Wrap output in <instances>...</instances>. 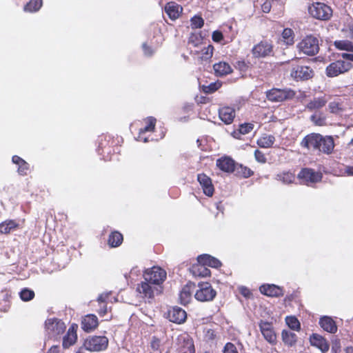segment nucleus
<instances>
[{
	"mask_svg": "<svg viewBox=\"0 0 353 353\" xmlns=\"http://www.w3.org/2000/svg\"><path fill=\"white\" fill-rule=\"evenodd\" d=\"M197 262L203 263L206 266L217 268L221 266V263L217 259L209 255L201 254L197 257Z\"/></svg>",
	"mask_w": 353,
	"mask_h": 353,
	"instance_id": "c85d7f7f",
	"label": "nucleus"
},
{
	"mask_svg": "<svg viewBox=\"0 0 353 353\" xmlns=\"http://www.w3.org/2000/svg\"><path fill=\"white\" fill-rule=\"evenodd\" d=\"M190 22L192 28H201L204 24L203 19L197 15L192 17Z\"/></svg>",
	"mask_w": 353,
	"mask_h": 353,
	"instance_id": "3c124183",
	"label": "nucleus"
},
{
	"mask_svg": "<svg viewBox=\"0 0 353 353\" xmlns=\"http://www.w3.org/2000/svg\"><path fill=\"white\" fill-rule=\"evenodd\" d=\"M77 339V334L74 325L69 328L67 334L63 339V347L64 348H68L74 343Z\"/></svg>",
	"mask_w": 353,
	"mask_h": 353,
	"instance_id": "c756f323",
	"label": "nucleus"
},
{
	"mask_svg": "<svg viewBox=\"0 0 353 353\" xmlns=\"http://www.w3.org/2000/svg\"><path fill=\"white\" fill-rule=\"evenodd\" d=\"M297 48L304 54L315 55L319 50V40L312 35L307 36L297 44Z\"/></svg>",
	"mask_w": 353,
	"mask_h": 353,
	"instance_id": "f03ea898",
	"label": "nucleus"
},
{
	"mask_svg": "<svg viewBox=\"0 0 353 353\" xmlns=\"http://www.w3.org/2000/svg\"><path fill=\"white\" fill-rule=\"evenodd\" d=\"M335 45L339 49L353 52V42L339 41H336Z\"/></svg>",
	"mask_w": 353,
	"mask_h": 353,
	"instance_id": "a18cd8bd",
	"label": "nucleus"
},
{
	"mask_svg": "<svg viewBox=\"0 0 353 353\" xmlns=\"http://www.w3.org/2000/svg\"><path fill=\"white\" fill-rule=\"evenodd\" d=\"M216 292L214 290L210 283L205 282L199 283L198 289L195 292L194 297L200 302H209L214 300Z\"/></svg>",
	"mask_w": 353,
	"mask_h": 353,
	"instance_id": "423d86ee",
	"label": "nucleus"
},
{
	"mask_svg": "<svg viewBox=\"0 0 353 353\" xmlns=\"http://www.w3.org/2000/svg\"><path fill=\"white\" fill-rule=\"evenodd\" d=\"M197 180L203 190V193L206 196H212L214 189L211 179L205 174H199L197 176Z\"/></svg>",
	"mask_w": 353,
	"mask_h": 353,
	"instance_id": "6ab92c4d",
	"label": "nucleus"
},
{
	"mask_svg": "<svg viewBox=\"0 0 353 353\" xmlns=\"http://www.w3.org/2000/svg\"><path fill=\"white\" fill-rule=\"evenodd\" d=\"M19 228V223L12 219H8L0 223V233L8 234Z\"/></svg>",
	"mask_w": 353,
	"mask_h": 353,
	"instance_id": "a878e982",
	"label": "nucleus"
},
{
	"mask_svg": "<svg viewBox=\"0 0 353 353\" xmlns=\"http://www.w3.org/2000/svg\"><path fill=\"white\" fill-rule=\"evenodd\" d=\"M42 0H31L24 6V11L34 12L38 11L42 6Z\"/></svg>",
	"mask_w": 353,
	"mask_h": 353,
	"instance_id": "ea45409f",
	"label": "nucleus"
},
{
	"mask_svg": "<svg viewBox=\"0 0 353 353\" xmlns=\"http://www.w3.org/2000/svg\"><path fill=\"white\" fill-rule=\"evenodd\" d=\"M352 67L350 61L344 60H338L331 63L326 68V74L329 77H334L341 74L349 71Z\"/></svg>",
	"mask_w": 353,
	"mask_h": 353,
	"instance_id": "6e6552de",
	"label": "nucleus"
},
{
	"mask_svg": "<svg viewBox=\"0 0 353 353\" xmlns=\"http://www.w3.org/2000/svg\"><path fill=\"white\" fill-rule=\"evenodd\" d=\"M335 45L339 49L353 52V42L339 41H336Z\"/></svg>",
	"mask_w": 353,
	"mask_h": 353,
	"instance_id": "49530a36",
	"label": "nucleus"
},
{
	"mask_svg": "<svg viewBox=\"0 0 353 353\" xmlns=\"http://www.w3.org/2000/svg\"><path fill=\"white\" fill-rule=\"evenodd\" d=\"M166 272L160 267L154 266L147 269L143 273L144 280L156 285L161 287V285L166 279Z\"/></svg>",
	"mask_w": 353,
	"mask_h": 353,
	"instance_id": "39448f33",
	"label": "nucleus"
},
{
	"mask_svg": "<svg viewBox=\"0 0 353 353\" xmlns=\"http://www.w3.org/2000/svg\"><path fill=\"white\" fill-rule=\"evenodd\" d=\"M329 111L335 114H340L343 111V105L341 99H335L328 104Z\"/></svg>",
	"mask_w": 353,
	"mask_h": 353,
	"instance_id": "4c0bfd02",
	"label": "nucleus"
},
{
	"mask_svg": "<svg viewBox=\"0 0 353 353\" xmlns=\"http://www.w3.org/2000/svg\"><path fill=\"white\" fill-rule=\"evenodd\" d=\"M268 101L274 103H279L285 100L292 99L295 96V92L290 88H272L265 92Z\"/></svg>",
	"mask_w": 353,
	"mask_h": 353,
	"instance_id": "20e7f679",
	"label": "nucleus"
},
{
	"mask_svg": "<svg viewBox=\"0 0 353 353\" xmlns=\"http://www.w3.org/2000/svg\"><path fill=\"white\" fill-rule=\"evenodd\" d=\"M13 163L18 165L17 172L20 175H26L29 170V164L23 159L17 155H14L12 158Z\"/></svg>",
	"mask_w": 353,
	"mask_h": 353,
	"instance_id": "2f4dec72",
	"label": "nucleus"
},
{
	"mask_svg": "<svg viewBox=\"0 0 353 353\" xmlns=\"http://www.w3.org/2000/svg\"><path fill=\"white\" fill-rule=\"evenodd\" d=\"M345 172L348 175L353 176V165L352 166H347L345 168Z\"/></svg>",
	"mask_w": 353,
	"mask_h": 353,
	"instance_id": "338daca9",
	"label": "nucleus"
},
{
	"mask_svg": "<svg viewBox=\"0 0 353 353\" xmlns=\"http://www.w3.org/2000/svg\"><path fill=\"white\" fill-rule=\"evenodd\" d=\"M254 157L256 160L259 163H265L266 161V158L264 154L259 150H255Z\"/></svg>",
	"mask_w": 353,
	"mask_h": 353,
	"instance_id": "5fc2aeb1",
	"label": "nucleus"
},
{
	"mask_svg": "<svg viewBox=\"0 0 353 353\" xmlns=\"http://www.w3.org/2000/svg\"><path fill=\"white\" fill-rule=\"evenodd\" d=\"M276 180L282 181L284 184H290L294 182L295 176L291 172H283L278 174L276 177Z\"/></svg>",
	"mask_w": 353,
	"mask_h": 353,
	"instance_id": "a19ab883",
	"label": "nucleus"
},
{
	"mask_svg": "<svg viewBox=\"0 0 353 353\" xmlns=\"http://www.w3.org/2000/svg\"><path fill=\"white\" fill-rule=\"evenodd\" d=\"M182 8L174 2L168 3L165 7V11L172 20H175L179 17Z\"/></svg>",
	"mask_w": 353,
	"mask_h": 353,
	"instance_id": "cd10ccee",
	"label": "nucleus"
},
{
	"mask_svg": "<svg viewBox=\"0 0 353 353\" xmlns=\"http://www.w3.org/2000/svg\"><path fill=\"white\" fill-rule=\"evenodd\" d=\"M221 86V82L217 81L210 83L209 85H203L202 90L206 94H210L216 91Z\"/></svg>",
	"mask_w": 353,
	"mask_h": 353,
	"instance_id": "37998d69",
	"label": "nucleus"
},
{
	"mask_svg": "<svg viewBox=\"0 0 353 353\" xmlns=\"http://www.w3.org/2000/svg\"><path fill=\"white\" fill-rule=\"evenodd\" d=\"M161 287H157L156 285L144 280V281H142L137 285V292L142 298L151 299L154 298L155 294L161 293Z\"/></svg>",
	"mask_w": 353,
	"mask_h": 353,
	"instance_id": "9d476101",
	"label": "nucleus"
},
{
	"mask_svg": "<svg viewBox=\"0 0 353 353\" xmlns=\"http://www.w3.org/2000/svg\"><path fill=\"white\" fill-rule=\"evenodd\" d=\"M186 318L185 311L181 307H174L168 311V319L171 322L181 324L185 321Z\"/></svg>",
	"mask_w": 353,
	"mask_h": 353,
	"instance_id": "f3484780",
	"label": "nucleus"
},
{
	"mask_svg": "<svg viewBox=\"0 0 353 353\" xmlns=\"http://www.w3.org/2000/svg\"><path fill=\"white\" fill-rule=\"evenodd\" d=\"M285 322L288 327L292 330L299 331L301 328L300 322L295 316H287Z\"/></svg>",
	"mask_w": 353,
	"mask_h": 353,
	"instance_id": "79ce46f5",
	"label": "nucleus"
},
{
	"mask_svg": "<svg viewBox=\"0 0 353 353\" xmlns=\"http://www.w3.org/2000/svg\"><path fill=\"white\" fill-rule=\"evenodd\" d=\"M213 50H214V47L212 45H208L207 47L203 48L201 52V59L205 60V61L210 59L212 57Z\"/></svg>",
	"mask_w": 353,
	"mask_h": 353,
	"instance_id": "09e8293b",
	"label": "nucleus"
},
{
	"mask_svg": "<svg viewBox=\"0 0 353 353\" xmlns=\"http://www.w3.org/2000/svg\"><path fill=\"white\" fill-rule=\"evenodd\" d=\"M223 353H239L236 346L232 343H227L223 348Z\"/></svg>",
	"mask_w": 353,
	"mask_h": 353,
	"instance_id": "603ef678",
	"label": "nucleus"
},
{
	"mask_svg": "<svg viewBox=\"0 0 353 353\" xmlns=\"http://www.w3.org/2000/svg\"><path fill=\"white\" fill-rule=\"evenodd\" d=\"M123 241V235L119 232H112L108 239V244L112 247L119 246Z\"/></svg>",
	"mask_w": 353,
	"mask_h": 353,
	"instance_id": "58836bf2",
	"label": "nucleus"
},
{
	"mask_svg": "<svg viewBox=\"0 0 353 353\" xmlns=\"http://www.w3.org/2000/svg\"><path fill=\"white\" fill-rule=\"evenodd\" d=\"M290 75L296 81H304L313 76V70L308 66L296 65L292 68Z\"/></svg>",
	"mask_w": 353,
	"mask_h": 353,
	"instance_id": "ddd939ff",
	"label": "nucleus"
},
{
	"mask_svg": "<svg viewBox=\"0 0 353 353\" xmlns=\"http://www.w3.org/2000/svg\"><path fill=\"white\" fill-rule=\"evenodd\" d=\"M241 169L242 175L245 178H248L253 174V172L250 168L241 165Z\"/></svg>",
	"mask_w": 353,
	"mask_h": 353,
	"instance_id": "bf43d9fd",
	"label": "nucleus"
},
{
	"mask_svg": "<svg viewBox=\"0 0 353 353\" xmlns=\"http://www.w3.org/2000/svg\"><path fill=\"white\" fill-rule=\"evenodd\" d=\"M282 340L288 345H294L297 340L296 334L290 330H283L282 332Z\"/></svg>",
	"mask_w": 353,
	"mask_h": 353,
	"instance_id": "e433bc0d",
	"label": "nucleus"
},
{
	"mask_svg": "<svg viewBox=\"0 0 353 353\" xmlns=\"http://www.w3.org/2000/svg\"><path fill=\"white\" fill-rule=\"evenodd\" d=\"M320 326L326 332L329 333H336L337 331V326L335 321L330 316H324L319 320Z\"/></svg>",
	"mask_w": 353,
	"mask_h": 353,
	"instance_id": "412c9836",
	"label": "nucleus"
},
{
	"mask_svg": "<svg viewBox=\"0 0 353 353\" xmlns=\"http://www.w3.org/2000/svg\"><path fill=\"white\" fill-rule=\"evenodd\" d=\"M190 271L194 276L206 277L210 274V270L207 268L206 265L199 262L193 265Z\"/></svg>",
	"mask_w": 353,
	"mask_h": 353,
	"instance_id": "bb28decb",
	"label": "nucleus"
},
{
	"mask_svg": "<svg viewBox=\"0 0 353 353\" xmlns=\"http://www.w3.org/2000/svg\"><path fill=\"white\" fill-rule=\"evenodd\" d=\"M145 126L141 129H140L139 135L137 137V140L139 141H143L144 143H147L150 141V139L148 137H146L145 134L146 132H152L154 130L155 128V123H156V119L150 117H148L145 120Z\"/></svg>",
	"mask_w": 353,
	"mask_h": 353,
	"instance_id": "dca6fc26",
	"label": "nucleus"
},
{
	"mask_svg": "<svg viewBox=\"0 0 353 353\" xmlns=\"http://www.w3.org/2000/svg\"><path fill=\"white\" fill-rule=\"evenodd\" d=\"M19 296L23 301H28L34 298V292L31 290L24 288L19 292Z\"/></svg>",
	"mask_w": 353,
	"mask_h": 353,
	"instance_id": "de8ad7c7",
	"label": "nucleus"
},
{
	"mask_svg": "<svg viewBox=\"0 0 353 353\" xmlns=\"http://www.w3.org/2000/svg\"><path fill=\"white\" fill-rule=\"evenodd\" d=\"M301 145L308 150L330 154L334 150V141L331 136H323L320 134L312 133L305 137Z\"/></svg>",
	"mask_w": 353,
	"mask_h": 353,
	"instance_id": "f257e3e1",
	"label": "nucleus"
},
{
	"mask_svg": "<svg viewBox=\"0 0 353 353\" xmlns=\"http://www.w3.org/2000/svg\"><path fill=\"white\" fill-rule=\"evenodd\" d=\"M213 69L217 77H223L232 72V68L230 65L225 61H220L214 64Z\"/></svg>",
	"mask_w": 353,
	"mask_h": 353,
	"instance_id": "b1692460",
	"label": "nucleus"
},
{
	"mask_svg": "<svg viewBox=\"0 0 353 353\" xmlns=\"http://www.w3.org/2000/svg\"><path fill=\"white\" fill-rule=\"evenodd\" d=\"M161 340L156 336H153L150 341V346L154 350H159L161 346Z\"/></svg>",
	"mask_w": 353,
	"mask_h": 353,
	"instance_id": "864d4df0",
	"label": "nucleus"
},
{
	"mask_svg": "<svg viewBox=\"0 0 353 353\" xmlns=\"http://www.w3.org/2000/svg\"><path fill=\"white\" fill-rule=\"evenodd\" d=\"M308 12L312 17L322 21L330 19L332 15V8L321 2H316L310 6Z\"/></svg>",
	"mask_w": 353,
	"mask_h": 353,
	"instance_id": "7ed1b4c3",
	"label": "nucleus"
},
{
	"mask_svg": "<svg viewBox=\"0 0 353 353\" xmlns=\"http://www.w3.org/2000/svg\"><path fill=\"white\" fill-rule=\"evenodd\" d=\"M252 52L254 57L256 58L272 56L273 54V46L271 43L263 41L255 45Z\"/></svg>",
	"mask_w": 353,
	"mask_h": 353,
	"instance_id": "4468645a",
	"label": "nucleus"
},
{
	"mask_svg": "<svg viewBox=\"0 0 353 353\" xmlns=\"http://www.w3.org/2000/svg\"><path fill=\"white\" fill-rule=\"evenodd\" d=\"M140 273V270H139L137 268V267L136 268H133L131 271H130V274L131 275H138Z\"/></svg>",
	"mask_w": 353,
	"mask_h": 353,
	"instance_id": "774afa93",
	"label": "nucleus"
},
{
	"mask_svg": "<svg viewBox=\"0 0 353 353\" xmlns=\"http://www.w3.org/2000/svg\"><path fill=\"white\" fill-rule=\"evenodd\" d=\"M108 345V339L104 336H93L85 339L84 347L86 350L93 352L104 350Z\"/></svg>",
	"mask_w": 353,
	"mask_h": 353,
	"instance_id": "0eeeda50",
	"label": "nucleus"
},
{
	"mask_svg": "<svg viewBox=\"0 0 353 353\" xmlns=\"http://www.w3.org/2000/svg\"><path fill=\"white\" fill-rule=\"evenodd\" d=\"M45 325L49 338H54L60 335L63 333L66 327L65 323L57 319H47Z\"/></svg>",
	"mask_w": 353,
	"mask_h": 353,
	"instance_id": "1a4fd4ad",
	"label": "nucleus"
},
{
	"mask_svg": "<svg viewBox=\"0 0 353 353\" xmlns=\"http://www.w3.org/2000/svg\"><path fill=\"white\" fill-rule=\"evenodd\" d=\"M343 57L347 59V61H353V54H343Z\"/></svg>",
	"mask_w": 353,
	"mask_h": 353,
	"instance_id": "69168bd1",
	"label": "nucleus"
},
{
	"mask_svg": "<svg viewBox=\"0 0 353 353\" xmlns=\"http://www.w3.org/2000/svg\"><path fill=\"white\" fill-rule=\"evenodd\" d=\"M272 8V3L270 0H266L261 6L262 11L265 13L270 12Z\"/></svg>",
	"mask_w": 353,
	"mask_h": 353,
	"instance_id": "4d7b16f0",
	"label": "nucleus"
},
{
	"mask_svg": "<svg viewBox=\"0 0 353 353\" xmlns=\"http://www.w3.org/2000/svg\"><path fill=\"white\" fill-rule=\"evenodd\" d=\"M327 101L325 97H315L307 103L305 108L310 111L317 110L324 107Z\"/></svg>",
	"mask_w": 353,
	"mask_h": 353,
	"instance_id": "7c9ffc66",
	"label": "nucleus"
},
{
	"mask_svg": "<svg viewBox=\"0 0 353 353\" xmlns=\"http://www.w3.org/2000/svg\"><path fill=\"white\" fill-rule=\"evenodd\" d=\"M110 296V293L101 294L98 296L97 301L99 302V304L106 303L109 300Z\"/></svg>",
	"mask_w": 353,
	"mask_h": 353,
	"instance_id": "6e6d98bb",
	"label": "nucleus"
},
{
	"mask_svg": "<svg viewBox=\"0 0 353 353\" xmlns=\"http://www.w3.org/2000/svg\"><path fill=\"white\" fill-rule=\"evenodd\" d=\"M259 290L261 294L268 296H281L284 294L282 288L274 284H263L260 286Z\"/></svg>",
	"mask_w": 353,
	"mask_h": 353,
	"instance_id": "a211bd4d",
	"label": "nucleus"
},
{
	"mask_svg": "<svg viewBox=\"0 0 353 353\" xmlns=\"http://www.w3.org/2000/svg\"><path fill=\"white\" fill-rule=\"evenodd\" d=\"M342 32L347 37L353 39V17L348 16L344 21Z\"/></svg>",
	"mask_w": 353,
	"mask_h": 353,
	"instance_id": "72a5a7b5",
	"label": "nucleus"
},
{
	"mask_svg": "<svg viewBox=\"0 0 353 353\" xmlns=\"http://www.w3.org/2000/svg\"><path fill=\"white\" fill-rule=\"evenodd\" d=\"M310 341L312 345L318 347L323 352H327L329 350L328 343L325 339L319 334H313L310 336Z\"/></svg>",
	"mask_w": 353,
	"mask_h": 353,
	"instance_id": "5701e85b",
	"label": "nucleus"
},
{
	"mask_svg": "<svg viewBox=\"0 0 353 353\" xmlns=\"http://www.w3.org/2000/svg\"><path fill=\"white\" fill-rule=\"evenodd\" d=\"M282 37L288 45H292L294 43V32L290 28H285L282 32Z\"/></svg>",
	"mask_w": 353,
	"mask_h": 353,
	"instance_id": "c03bdc74",
	"label": "nucleus"
},
{
	"mask_svg": "<svg viewBox=\"0 0 353 353\" xmlns=\"http://www.w3.org/2000/svg\"><path fill=\"white\" fill-rule=\"evenodd\" d=\"M100 305V308H99V314L102 316H103L104 314H105L107 313V305H106V303H103V304H99Z\"/></svg>",
	"mask_w": 353,
	"mask_h": 353,
	"instance_id": "680f3d73",
	"label": "nucleus"
},
{
	"mask_svg": "<svg viewBox=\"0 0 353 353\" xmlns=\"http://www.w3.org/2000/svg\"><path fill=\"white\" fill-rule=\"evenodd\" d=\"M216 166L225 172H232L235 169V162L230 157H223L216 161Z\"/></svg>",
	"mask_w": 353,
	"mask_h": 353,
	"instance_id": "aec40b11",
	"label": "nucleus"
},
{
	"mask_svg": "<svg viewBox=\"0 0 353 353\" xmlns=\"http://www.w3.org/2000/svg\"><path fill=\"white\" fill-rule=\"evenodd\" d=\"M259 328L264 339L271 344L276 342V336L274 331L272 323L268 321H261Z\"/></svg>",
	"mask_w": 353,
	"mask_h": 353,
	"instance_id": "2eb2a0df",
	"label": "nucleus"
},
{
	"mask_svg": "<svg viewBox=\"0 0 353 353\" xmlns=\"http://www.w3.org/2000/svg\"><path fill=\"white\" fill-rule=\"evenodd\" d=\"M219 115L221 120L225 124H230L235 117V112L232 108L223 107L219 109Z\"/></svg>",
	"mask_w": 353,
	"mask_h": 353,
	"instance_id": "4be33fe9",
	"label": "nucleus"
},
{
	"mask_svg": "<svg viewBox=\"0 0 353 353\" xmlns=\"http://www.w3.org/2000/svg\"><path fill=\"white\" fill-rule=\"evenodd\" d=\"M47 353H59V347L57 345H53L51 348L48 351Z\"/></svg>",
	"mask_w": 353,
	"mask_h": 353,
	"instance_id": "0e129e2a",
	"label": "nucleus"
},
{
	"mask_svg": "<svg viewBox=\"0 0 353 353\" xmlns=\"http://www.w3.org/2000/svg\"><path fill=\"white\" fill-rule=\"evenodd\" d=\"M192 285H185L179 294V300L181 304L185 305L190 303L192 299Z\"/></svg>",
	"mask_w": 353,
	"mask_h": 353,
	"instance_id": "473e14b6",
	"label": "nucleus"
},
{
	"mask_svg": "<svg viewBox=\"0 0 353 353\" xmlns=\"http://www.w3.org/2000/svg\"><path fill=\"white\" fill-rule=\"evenodd\" d=\"M176 353H195L192 339L187 334H182L176 339Z\"/></svg>",
	"mask_w": 353,
	"mask_h": 353,
	"instance_id": "9b49d317",
	"label": "nucleus"
},
{
	"mask_svg": "<svg viewBox=\"0 0 353 353\" xmlns=\"http://www.w3.org/2000/svg\"><path fill=\"white\" fill-rule=\"evenodd\" d=\"M298 177L305 184L310 185L320 181L322 174L311 168H303L299 173Z\"/></svg>",
	"mask_w": 353,
	"mask_h": 353,
	"instance_id": "f8f14e48",
	"label": "nucleus"
},
{
	"mask_svg": "<svg viewBox=\"0 0 353 353\" xmlns=\"http://www.w3.org/2000/svg\"><path fill=\"white\" fill-rule=\"evenodd\" d=\"M275 141L274 136L270 134H264L257 141V144L259 147L263 148H269L272 146Z\"/></svg>",
	"mask_w": 353,
	"mask_h": 353,
	"instance_id": "c9c22d12",
	"label": "nucleus"
},
{
	"mask_svg": "<svg viewBox=\"0 0 353 353\" xmlns=\"http://www.w3.org/2000/svg\"><path fill=\"white\" fill-rule=\"evenodd\" d=\"M81 325L83 330L89 332L97 327L98 319L94 314H88L83 318Z\"/></svg>",
	"mask_w": 353,
	"mask_h": 353,
	"instance_id": "393cba45",
	"label": "nucleus"
},
{
	"mask_svg": "<svg viewBox=\"0 0 353 353\" xmlns=\"http://www.w3.org/2000/svg\"><path fill=\"white\" fill-rule=\"evenodd\" d=\"M241 292L242 295H243L245 297L250 296V295L251 294L250 290L245 288H242L241 290Z\"/></svg>",
	"mask_w": 353,
	"mask_h": 353,
	"instance_id": "e2e57ef3",
	"label": "nucleus"
},
{
	"mask_svg": "<svg viewBox=\"0 0 353 353\" xmlns=\"http://www.w3.org/2000/svg\"><path fill=\"white\" fill-rule=\"evenodd\" d=\"M311 121L316 125L322 126L325 123V118L321 113H315L310 117Z\"/></svg>",
	"mask_w": 353,
	"mask_h": 353,
	"instance_id": "8fccbe9b",
	"label": "nucleus"
},
{
	"mask_svg": "<svg viewBox=\"0 0 353 353\" xmlns=\"http://www.w3.org/2000/svg\"><path fill=\"white\" fill-rule=\"evenodd\" d=\"M143 50L145 55L146 56H152L154 50L150 46H148L145 43L143 44Z\"/></svg>",
	"mask_w": 353,
	"mask_h": 353,
	"instance_id": "052dcab7",
	"label": "nucleus"
},
{
	"mask_svg": "<svg viewBox=\"0 0 353 353\" xmlns=\"http://www.w3.org/2000/svg\"><path fill=\"white\" fill-rule=\"evenodd\" d=\"M254 128V125L250 123H245L239 125V130L237 131H234L232 132L233 137L236 139H241L240 136L241 134H246L250 132Z\"/></svg>",
	"mask_w": 353,
	"mask_h": 353,
	"instance_id": "f704fd0d",
	"label": "nucleus"
},
{
	"mask_svg": "<svg viewBox=\"0 0 353 353\" xmlns=\"http://www.w3.org/2000/svg\"><path fill=\"white\" fill-rule=\"evenodd\" d=\"M223 34L221 32L216 30L212 33V39L215 42H220L223 39Z\"/></svg>",
	"mask_w": 353,
	"mask_h": 353,
	"instance_id": "13d9d810",
	"label": "nucleus"
}]
</instances>
